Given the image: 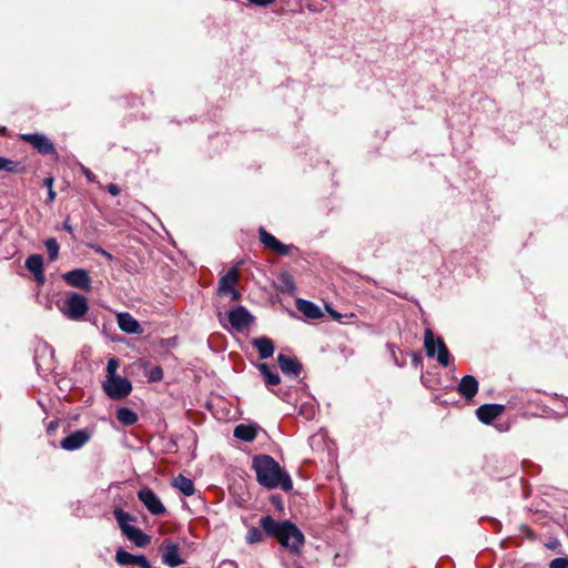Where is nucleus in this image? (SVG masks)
<instances>
[{"mask_svg":"<svg viewBox=\"0 0 568 568\" xmlns=\"http://www.w3.org/2000/svg\"><path fill=\"white\" fill-rule=\"evenodd\" d=\"M64 282L72 287L89 291L91 288V277L87 270L75 268L62 275Z\"/></svg>","mask_w":568,"mask_h":568,"instance_id":"nucleus-11","label":"nucleus"},{"mask_svg":"<svg viewBox=\"0 0 568 568\" xmlns=\"http://www.w3.org/2000/svg\"><path fill=\"white\" fill-rule=\"evenodd\" d=\"M92 437V430L88 428L78 429L64 437L60 445L64 450H77L83 447Z\"/></svg>","mask_w":568,"mask_h":568,"instance_id":"nucleus-8","label":"nucleus"},{"mask_svg":"<svg viewBox=\"0 0 568 568\" xmlns=\"http://www.w3.org/2000/svg\"><path fill=\"white\" fill-rule=\"evenodd\" d=\"M106 189L108 192L113 196L119 195L121 192V189L116 184H109Z\"/></svg>","mask_w":568,"mask_h":568,"instance_id":"nucleus-37","label":"nucleus"},{"mask_svg":"<svg viewBox=\"0 0 568 568\" xmlns=\"http://www.w3.org/2000/svg\"><path fill=\"white\" fill-rule=\"evenodd\" d=\"M549 568H568V557H558L550 561Z\"/></svg>","mask_w":568,"mask_h":568,"instance_id":"nucleus-34","label":"nucleus"},{"mask_svg":"<svg viewBox=\"0 0 568 568\" xmlns=\"http://www.w3.org/2000/svg\"><path fill=\"white\" fill-rule=\"evenodd\" d=\"M58 426V422L54 420V422H51L48 426V432H53L55 429V427Z\"/></svg>","mask_w":568,"mask_h":568,"instance_id":"nucleus-41","label":"nucleus"},{"mask_svg":"<svg viewBox=\"0 0 568 568\" xmlns=\"http://www.w3.org/2000/svg\"><path fill=\"white\" fill-rule=\"evenodd\" d=\"M260 241L270 250L276 252L280 255L288 254V247L281 243L274 235L266 232L264 229H260Z\"/></svg>","mask_w":568,"mask_h":568,"instance_id":"nucleus-16","label":"nucleus"},{"mask_svg":"<svg viewBox=\"0 0 568 568\" xmlns=\"http://www.w3.org/2000/svg\"><path fill=\"white\" fill-rule=\"evenodd\" d=\"M138 497L152 515L159 516L165 513V507L152 489L148 487L140 489Z\"/></svg>","mask_w":568,"mask_h":568,"instance_id":"nucleus-10","label":"nucleus"},{"mask_svg":"<svg viewBox=\"0 0 568 568\" xmlns=\"http://www.w3.org/2000/svg\"><path fill=\"white\" fill-rule=\"evenodd\" d=\"M0 171H6L10 173L19 172L20 165L19 163L12 160L0 156Z\"/></svg>","mask_w":568,"mask_h":568,"instance_id":"nucleus-29","label":"nucleus"},{"mask_svg":"<svg viewBox=\"0 0 568 568\" xmlns=\"http://www.w3.org/2000/svg\"><path fill=\"white\" fill-rule=\"evenodd\" d=\"M94 251L99 254H101L102 256H104L106 260L109 261H112L113 260V256L111 253H109L108 251H105L103 247L101 246H93Z\"/></svg>","mask_w":568,"mask_h":568,"instance_id":"nucleus-35","label":"nucleus"},{"mask_svg":"<svg viewBox=\"0 0 568 568\" xmlns=\"http://www.w3.org/2000/svg\"><path fill=\"white\" fill-rule=\"evenodd\" d=\"M44 246H45L48 255H49V261L54 262L59 256V250H60V246H59L57 240L54 237L48 239L44 242Z\"/></svg>","mask_w":568,"mask_h":568,"instance_id":"nucleus-28","label":"nucleus"},{"mask_svg":"<svg viewBox=\"0 0 568 568\" xmlns=\"http://www.w3.org/2000/svg\"><path fill=\"white\" fill-rule=\"evenodd\" d=\"M329 314L334 320H337V321H339V318L342 317V315L339 313H337L336 311H333V310L329 311Z\"/></svg>","mask_w":568,"mask_h":568,"instance_id":"nucleus-40","label":"nucleus"},{"mask_svg":"<svg viewBox=\"0 0 568 568\" xmlns=\"http://www.w3.org/2000/svg\"><path fill=\"white\" fill-rule=\"evenodd\" d=\"M250 3L255 4L257 7H266L276 0H247Z\"/></svg>","mask_w":568,"mask_h":568,"instance_id":"nucleus-36","label":"nucleus"},{"mask_svg":"<svg viewBox=\"0 0 568 568\" xmlns=\"http://www.w3.org/2000/svg\"><path fill=\"white\" fill-rule=\"evenodd\" d=\"M82 172L83 174L85 175V178L88 179L89 182H94L95 181V175L85 166H82Z\"/></svg>","mask_w":568,"mask_h":568,"instance_id":"nucleus-38","label":"nucleus"},{"mask_svg":"<svg viewBox=\"0 0 568 568\" xmlns=\"http://www.w3.org/2000/svg\"><path fill=\"white\" fill-rule=\"evenodd\" d=\"M118 368H119V361L114 357L110 358L106 364V372H108L106 378L116 377Z\"/></svg>","mask_w":568,"mask_h":568,"instance_id":"nucleus-32","label":"nucleus"},{"mask_svg":"<svg viewBox=\"0 0 568 568\" xmlns=\"http://www.w3.org/2000/svg\"><path fill=\"white\" fill-rule=\"evenodd\" d=\"M26 268L33 274L34 278L38 282L44 281V271H43V257L39 254H32L26 260Z\"/></svg>","mask_w":568,"mask_h":568,"instance_id":"nucleus-18","label":"nucleus"},{"mask_svg":"<svg viewBox=\"0 0 568 568\" xmlns=\"http://www.w3.org/2000/svg\"><path fill=\"white\" fill-rule=\"evenodd\" d=\"M115 561L120 566H130V565H136L141 568H152L151 564L143 555H133L128 552L126 550L120 548L116 550L115 554Z\"/></svg>","mask_w":568,"mask_h":568,"instance_id":"nucleus-13","label":"nucleus"},{"mask_svg":"<svg viewBox=\"0 0 568 568\" xmlns=\"http://www.w3.org/2000/svg\"><path fill=\"white\" fill-rule=\"evenodd\" d=\"M62 229H63L64 231H67L68 233H70V234L74 237L73 227H72V225L70 224L69 219H67V220L63 222Z\"/></svg>","mask_w":568,"mask_h":568,"instance_id":"nucleus-39","label":"nucleus"},{"mask_svg":"<svg viewBox=\"0 0 568 568\" xmlns=\"http://www.w3.org/2000/svg\"><path fill=\"white\" fill-rule=\"evenodd\" d=\"M163 378V371L160 366H154L149 373V379L151 382H159Z\"/></svg>","mask_w":568,"mask_h":568,"instance_id":"nucleus-33","label":"nucleus"},{"mask_svg":"<svg viewBox=\"0 0 568 568\" xmlns=\"http://www.w3.org/2000/svg\"><path fill=\"white\" fill-rule=\"evenodd\" d=\"M89 305L85 296L79 293H70L60 306L61 313L71 321L81 320L88 312Z\"/></svg>","mask_w":568,"mask_h":568,"instance_id":"nucleus-4","label":"nucleus"},{"mask_svg":"<svg viewBox=\"0 0 568 568\" xmlns=\"http://www.w3.org/2000/svg\"><path fill=\"white\" fill-rule=\"evenodd\" d=\"M104 393L114 400L125 398L132 392V384L128 378L116 376L106 378L102 384Z\"/></svg>","mask_w":568,"mask_h":568,"instance_id":"nucleus-5","label":"nucleus"},{"mask_svg":"<svg viewBox=\"0 0 568 568\" xmlns=\"http://www.w3.org/2000/svg\"><path fill=\"white\" fill-rule=\"evenodd\" d=\"M285 280L287 282V285L291 287V288H294V285H293V282L291 281L290 276L288 275H285Z\"/></svg>","mask_w":568,"mask_h":568,"instance_id":"nucleus-42","label":"nucleus"},{"mask_svg":"<svg viewBox=\"0 0 568 568\" xmlns=\"http://www.w3.org/2000/svg\"><path fill=\"white\" fill-rule=\"evenodd\" d=\"M53 178L52 176H48L44 179L43 181V184L45 187H48V199H47V203H52L54 202L55 200V192L53 191Z\"/></svg>","mask_w":568,"mask_h":568,"instance_id":"nucleus-31","label":"nucleus"},{"mask_svg":"<svg viewBox=\"0 0 568 568\" xmlns=\"http://www.w3.org/2000/svg\"><path fill=\"white\" fill-rule=\"evenodd\" d=\"M424 347L429 358L436 357L437 362L444 367L449 365L450 354L448 348L442 337H435L430 328L425 331Z\"/></svg>","mask_w":568,"mask_h":568,"instance_id":"nucleus-3","label":"nucleus"},{"mask_svg":"<svg viewBox=\"0 0 568 568\" xmlns=\"http://www.w3.org/2000/svg\"><path fill=\"white\" fill-rule=\"evenodd\" d=\"M239 280L237 270L235 267L229 270L219 281L217 294L220 296H229L233 302L240 301L242 294L236 290Z\"/></svg>","mask_w":568,"mask_h":568,"instance_id":"nucleus-6","label":"nucleus"},{"mask_svg":"<svg viewBox=\"0 0 568 568\" xmlns=\"http://www.w3.org/2000/svg\"><path fill=\"white\" fill-rule=\"evenodd\" d=\"M123 535L138 547H145L151 540L149 535L133 525L126 527Z\"/></svg>","mask_w":568,"mask_h":568,"instance_id":"nucleus-21","label":"nucleus"},{"mask_svg":"<svg viewBox=\"0 0 568 568\" xmlns=\"http://www.w3.org/2000/svg\"><path fill=\"white\" fill-rule=\"evenodd\" d=\"M113 515L119 524V527L122 534L125 531L126 527H130V521L134 520V517L129 513L124 511L121 508H115Z\"/></svg>","mask_w":568,"mask_h":568,"instance_id":"nucleus-27","label":"nucleus"},{"mask_svg":"<svg viewBox=\"0 0 568 568\" xmlns=\"http://www.w3.org/2000/svg\"><path fill=\"white\" fill-rule=\"evenodd\" d=\"M233 435L241 440L252 442L256 437V429L251 425L240 424L234 428Z\"/></svg>","mask_w":568,"mask_h":568,"instance_id":"nucleus-23","label":"nucleus"},{"mask_svg":"<svg viewBox=\"0 0 568 568\" xmlns=\"http://www.w3.org/2000/svg\"><path fill=\"white\" fill-rule=\"evenodd\" d=\"M505 410V406L500 404H484L476 409L477 418L488 425Z\"/></svg>","mask_w":568,"mask_h":568,"instance_id":"nucleus-14","label":"nucleus"},{"mask_svg":"<svg viewBox=\"0 0 568 568\" xmlns=\"http://www.w3.org/2000/svg\"><path fill=\"white\" fill-rule=\"evenodd\" d=\"M172 485L185 496H192L195 493L193 481L183 475L175 477Z\"/></svg>","mask_w":568,"mask_h":568,"instance_id":"nucleus-24","label":"nucleus"},{"mask_svg":"<svg viewBox=\"0 0 568 568\" xmlns=\"http://www.w3.org/2000/svg\"><path fill=\"white\" fill-rule=\"evenodd\" d=\"M260 526L267 536L276 538L291 552L298 554L305 542L304 534L290 520L276 521L267 515L260 519Z\"/></svg>","mask_w":568,"mask_h":568,"instance_id":"nucleus-1","label":"nucleus"},{"mask_svg":"<svg viewBox=\"0 0 568 568\" xmlns=\"http://www.w3.org/2000/svg\"><path fill=\"white\" fill-rule=\"evenodd\" d=\"M229 322L233 329L243 332L253 322L254 317L244 306H236L227 313Z\"/></svg>","mask_w":568,"mask_h":568,"instance_id":"nucleus-9","label":"nucleus"},{"mask_svg":"<svg viewBox=\"0 0 568 568\" xmlns=\"http://www.w3.org/2000/svg\"><path fill=\"white\" fill-rule=\"evenodd\" d=\"M118 420L124 426H131L136 423L138 415L131 408L121 407L116 410Z\"/></svg>","mask_w":568,"mask_h":568,"instance_id":"nucleus-25","label":"nucleus"},{"mask_svg":"<svg viewBox=\"0 0 568 568\" xmlns=\"http://www.w3.org/2000/svg\"><path fill=\"white\" fill-rule=\"evenodd\" d=\"M457 390L465 398L471 399L478 392V382L474 376L466 375L460 379Z\"/></svg>","mask_w":568,"mask_h":568,"instance_id":"nucleus-19","label":"nucleus"},{"mask_svg":"<svg viewBox=\"0 0 568 568\" xmlns=\"http://www.w3.org/2000/svg\"><path fill=\"white\" fill-rule=\"evenodd\" d=\"M296 308L298 312H301L303 315L311 320H317L322 317V311L321 308L313 302L306 301L303 298L296 300Z\"/></svg>","mask_w":568,"mask_h":568,"instance_id":"nucleus-20","label":"nucleus"},{"mask_svg":"<svg viewBox=\"0 0 568 568\" xmlns=\"http://www.w3.org/2000/svg\"><path fill=\"white\" fill-rule=\"evenodd\" d=\"M162 562L170 567L175 568L184 562L180 555V548L176 544L164 541L161 547Z\"/></svg>","mask_w":568,"mask_h":568,"instance_id":"nucleus-12","label":"nucleus"},{"mask_svg":"<svg viewBox=\"0 0 568 568\" xmlns=\"http://www.w3.org/2000/svg\"><path fill=\"white\" fill-rule=\"evenodd\" d=\"M277 363L283 374L292 377H298L302 372V364L290 356L278 354Z\"/></svg>","mask_w":568,"mask_h":568,"instance_id":"nucleus-15","label":"nucleus"},{"mask_svg":"<svg viewBox=\"0 0 568 568\" xmlns=\"http://www.w3.org/2000/svg\"><path fill=\"white\" fill-rule=\"evenodd\" d=\"M257 368H258L260 373L264 376L266 386L270 387V386H276L280 384V382H281L280 375L277 373L271 372V369L266 363L258 364Z\"/></svg>","mask_w":568,"mask_h":568,"instance_id":"nucleus-26","label":"nucleus"},{"mask_svg":"<svg viewBox=\"0 0 568 568\" xmlns=\"http://www.w3.org/2000/svg\"><path fill=\"white\" fill-rule=\"evenodd\" d=\"M116 318L121 331L128 334H139L142 332L140 323L130 313H119Z\"/></svg>","mask_w":568,"mask_h":568,"instance_id":"nucleus-17","label":"nucleus"},{"mask_svg":"<svg viewBox=\"0 0 568 568\" xmlns=\"http://www.w3.org/2000/svg\"><path fill=\"white\" fill-rule=\"evenodd\" d=\"M20 139L42 155H53L57 152L52 141L42 133H26L21 134Z\"/></svg>","mask_w":568,"mask_h":568,"instance_id":"nucleus-7","label":"nucleus"},{"mask_svg":"<svg viewBox=\"0 0 568 568\" xmlns=\"http://www.w3.org/2000/svg\"><path fill=\"white\" fill-rule=\"evenodd\" d=\"M263 532H265L263 529L261 530L260 528L251 527L247 530V534H246L247 542L248 544H255V542L262 541L263 540Z\"/></svg>","mask_w":568,"mask_h":568,"instance_id":"nucleus-30","label":"nucleus"},{"mask_svg":"<svg viewBox=\"0 0 568 568\" xmlns=\"http://www.w3.org/2000/svg\"><path fill=\"white\" fill-rule=\"evenodd\" d=\"M253 346L257 349L261 359H266L274 354L273 341L268 337H257L252 341Z\"/></svg>","mask_w":568,"mask_h":568,"instance_id":"nucleus-22","label":"nucleus"},{"mask_svg":"<svg viewBox=\"0 0 568 568\" xmlns=\"http://www.w3.org/2000/svg\"><path fill=\"white\" fill-rule=\"evenodd\" d=\"M253 468L260 485L267 489L281 487L284 491L293 488V483L287 473H285L280 464L268 455L255 456L253 459Z\"/></svg>","mask_w":568,"mask_h":568,"instance_id":"nucleus-2","label":"nucleus"}]
</instances>
